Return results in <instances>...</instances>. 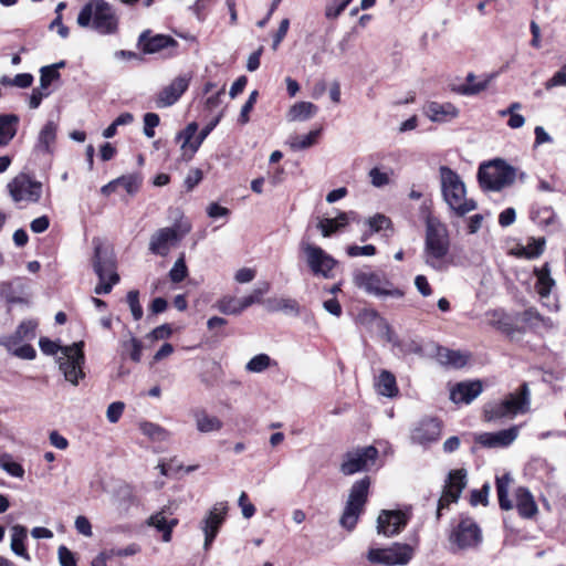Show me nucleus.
Returning a JSON list of instances; mask_svg holds the SVG:
<instances>
[{"instance_id":"1","label":"nucleus","mask_w":566,"mask_h":566,"mask_svg":"<svg viewBox=\"0 0 566 566\" xmlns=\"http://www.w3.org/2000/svg\"><path fill=\"white\" fill-rule=\"evenodd\" d=\"M439 175L443 200L457 216L462 217L476 209V202L467 198L465 185L454 170L441 166Z\"/></svg>"},{"instance_id":"2","label":"nucleus","mask_w":566,"mask_h":566,"mask_svg":"<svg viewBox=\"0 0 566 566\" xmlns=\"http://www.w3.org/2000/svg\"><path fill=\"white\" fill-rule=\"evenodd\" d=\"M449 232L444 223L438 218L428 216L426 220L424 261L436 269L441 270L444 258L449 252Z\"/></svg>"},{"instance_id":"3","label":"nucleus","mask_w":566,"mask_h":566,"mask_svg":"<svg viewBox=\"0 0 566 566\" xmlns=\"http://www.w3.org/2000/svg\"><path fill=\"white\" fill-rule=\"evenodd\" d=\"M531 392L526 382L518 390L509 394L501 400L490 401L484 405L483 415L485 421H496L504 418L513 419L518 413L530 411Z\"/></svg>"},{"instance_id":"4","label":"nucleus","mask_w":566,"mask_h":566,"mask_svg":"<svg viewBox=\"0 0 566 566\" xmlns=\"http://www.w3.org/2000/svg\"><path fill=\"white\" fill-rule=\"evenodd\" d=\"M81 28L91 27L99 34H114L118 30V18L113 7L104 0H91L77 15Z\"/></svg>"},{"instance_id":"5","label":"nucleus","mask_w":566,"mask_h":566,"mask_svg":"<svg viewBox=\"0 0 566 566\" xmlns=\"http://www.w3.org/2000/svg\"><path fill=\"white\" fill-rule=\"evenodd\" d=\"M512 478L509 473L496 479V491L499 504L502 510L509 511L516 507L518 514L523 518H533L538 513V507L531 491L524 486H520L514 492V504L509 499V488Z\"/></svg>"},{"instance_id":"6","label":"nucleus","mask_w":566,"mask_h":566,"mask_svg":"<svg viewBox=\"0 0 566 566\" xmlns=\"http://www.w3.org/2000/svg\"><path fill=\"white\" fill-rule=\"evenodd\" d=\"M353 283L366 294L376 297H396L403 296V292L396 287L385 273L367 270H356L353 273Z\"/></svg>"},{"instance_id":"7","label":"nucleus","mask_w":566,"mask_h":566,"mask_svg":"<svg viewBox=\"0 0 566 566\" xmlns=\"http://www.w3.org/2000/svg\"><path fill=\"white\" fill-rule=\"evenodd\" d=\"M300 251L305 264L314 276L327 280L335 276L334 272L338 262L324 249L310 241L302 240Z\"/></svg>"},{"instance_id":"8","label":"nucleus","mask_w":566,"mask_h":566,"mask_svg":"<svg viewBox=\"0 0 566 566\" xmlns=\"http://www.w3.org/2000/svg\"><path fill=\"white\" fill-rule=\"evenodd\" d=\"M515 177V169L501 159L481 165L478 172L481 187L494 191H499L513 184Z\"/></svg>"},{"instance_id":"9","label":"nucleus","mask_w":566,"mask_h":566,"mask_svg":"<svg viewBox=\"0 0 566 566\" xmlns=\"http://www.w3.org/2000/svg\"><path fill=\"white\" fill-rule=\"evenodd\" d=\"M449 544L452 553L465 551L479 546L482 542V531L471 517H461L451 525Z\"/></svg>"},{"instance_id":"10","label":"nucleus","mask_w":566,"mask_h":566,"mask_svg":"<svg viewBox=\"0 0 566 566\" xmlns=\"http://www.w3.org/2000/svg\"><path fill=\"white\" fill-rule=\"evenodd\" d=\"M83 347V342L64 346L61 349V355L57 357L60 371L63 374L65 380L73 386H77L80 380L85 377L83 370L85 364Z\"/></svg>"},{"instance_id":"11","label":"nucleus","mask_w":566,"mask_h":566,"mask_svg":"<svg viewBox=\"0 0 566 566\" xmlns=\"http://www.w3.org/2000/svg\"><path fill=\"white\" fill-rule=\"evenodd\" d=\"M369 485V478H363L352 485L346 506L339 520L340 525L348 531L354 530L357 524L367 501Z\"/></svg>"},{"instance_id":"12","label":"nucleus","mask_w":566,"mask_h":566,"mask_svg":"<svg viewBox=\"0 0 566 566\" xmlns=\"http://www.w3.org/2000/svg\"><path fill=\"white\" fill-rule=\"evenodd\" d=\"M7 190L14 203H36L42 197L43 185L29 174L20 172L7 184Z\"/></svg>"},{"instance_id":"13","label":"nucleus","mask_w":566,"mask_h":566,"mask_svg":"<svg viewBox=\"0 0 566 566\" xmlns=\"http://www.w3.org/2000/svg\"><path fill=\"white\" fill-rule=\"evenodd\" d=\"M412 557L413 548L402 543H395L387 548H370L367 554L370 563L385 566L407 565Z\"/></svg>"},{"instance_id":"14","label":"nucleus","mask_w":566,"mask_h":566,"mask_svg":"<svg viewBox=\"0 0 566 566\" xmlns=\"http://www.w3.org/2000/svg\"><path fill=\"white\" fill-rule=\"evenodd\" d=\"M377 457L378 450L373 446L347 451L343 457L340 472L344 475H353L360 471H367L375 463Z\"/></svg>"},{"instance_id":"15","label":"nucleus","mask_w":566,"mask_h":566,"mask_svg":"<svg viewBox=\"0 0 566 566\" xmlns=\"http://www.w3.org/2000/svg\"><path fill=\"white\" fill-rule=\"evenodd\" d=\"M228 513V505L226 502L216 503L200 522V528L205 534L203 548L209 551L212 542L217 537L219 528L224 522Z\"/></svg>"},{"instance_id":"16","label":"nucleus","mask_w":566,"mask_h":566,"mask_svg":"<svg viewBox=\"0 0 566 566\" xmlns=\"http://www.w3.org/2000/svg\"><path fill=\"white\" fill-rule=\"evenodd\" d=\"M94 271L99 281L109 280L113 283L119 281L116 272L115 260L113 253L108 251L101 242L94 241Z\"/></svg>"},{"instance_id":"17","label":"nucleus","mask_w":566,"mask_h":566,"mask_svg":"<svg viewBox=\"0 0 566 566\" xmlns=\"http://www.w3.org/2000/svg\"><path fill=\"white\" fill-rule=\"evenodd\" d=\"M137 44L145 54H154L166 50L168 56L175 55L178 48V42L174 38L165 34L151 35L150 30L140 33Z\"/></svg>"},{"instance_id":"18","label":"nucleus","mask_w":566,"mask_h":566,"mask_svg":"<svg viewBox=\"0 0 566 566\" xmlns=\"http://www.w3.org/2000/svg\"><path fill=\"white\" fill-rule=\"evenodd\" d=\"M409 516L400 510H382L377 518V533L386 537L399 534L407 525Z\"/></svg>"},{"instance_id":"19","label":"nucleus","mask_w":566,"mask_h":566,"mask_svg":"<svg viewBox=\"0 0 566 566\" xmlns=\"http://www.w3.org/2000/svg\"><path fill=\"white\" fill-rule=\"evenodd\" d=\"M190 83V77L180 75L174 78L167 86H165L156 96V106L165 108L176 104L181 95L187 91Z\"/></svg>"},{"instance_id":"20","label":"nucleus","mask_w":566,"mask_h":566,"mask_svg":"<svg viewBox=\"0 0 566 566\" xmlns=\"http://www.w3.org/2000/svg\"><path fill=\"white\" fill-rule=\"evenodd\" d=\"M179 240L180 235L176 228H161L150 237L149 251L153 254L165 256Z\"/></svg>"},{"instance_id":"21","label":"nucleus","mask_w":566,"mask_h":566,"mask_svg":"<svg viewBox=\"0 0 566 566\" xmlns=\"http://www.w3.org/2000/svg\"><path fill=\"white\" fill-rule=\"evenodd\" d=\"M520 433V427L513 426L496 432H483L475 437V442L486 448H505L512 444Z\"/></svg>"},{"instance_id":"22","label":"nucleus","mask_w":566,"mask_h":566,"mask_svg":"<svg viewBox=\"0 0 566 566\" xmlns=\"http://www.w3.org/2000/svg\"><path fill=\"white\" fill-rule=\"evenodd\" d=\"M441 434V424L437 419H422L411 431V441L420 446L436 442Z\"/></svg>"},{"instance_id":"23","label":"nucleus","mask_w":566,"mask_h":566,"mask_svg":"<svg viewBox=\"0 0 566 566\" xmlns=\"http://www.w3.org/2000/svg\"><path fill=\"white\" fill-rule=\"evenodd\" d=\"M482 392V384L479 380L462 381L450 390V399L454 403H470Z\"/></svg>"},{"instance_id":"24","label":"nucleus","mask_w":566,"mask_h":566,"mask_svg":"<svg viewBox=\"0 0 566 566\" xmlns=\"http://www.w3.org/2000/svg\"><path fill=\"white\" fill-rule=\"evenodd\" d=\"M496 74H485L480 80L473 73H469L465 83L460 84L454 91L464 96L478 95L485 91L495 78Z\"/></svg>"},{"instance_id":"25","label":"nucleus","mask_w":566,"mask_h":566,"mask_svg":"<svg viewBox=\"0 0 566 566\" xmlns=\"http://www.w3.org/2000/svg\"><path fill=\"white\" fill-rule=\"evenodd\" d=\"M424 115L431 122H448L459 115V109L451 103L429 102L424 106Z\"/></svg>"},{"instance_id":"26","label":"nucleus","mask_w":566,"mask_h":566,"mask_svg":"<svg viewBox=\"0 0 566 566\" xmlns=\"http://www.w3.org/2000/svg\"><path fill=\"white\" fill-rule=\"evenodd\" d=\"M0 297L9 304H27L28 295L25 293V284L21 279L0 284Z\"/></svg>"},{"instance_id":"27","label":"nucleus","mask_w":566,"mask_h":566,"mask_svg":"<svg viewBox=\"0 0 566 566\" xmlns=\"http://www.w3.org/2000/svg\"><path fill=\"white\" fill-rule=\"evenodd\" d=\"M191 415L196 429L201 433L217 432L223 427L222 421L218 417L209 415L205 409H195Z\"/></svg>"},{"instance_id":"28","label":"nucleus","mask_w":566,"mask_h":566,"mask_svg":"<svg viewBox=\"0 0 566 566\" xmlns=\"http://www.w3.org/2000/svg\"><path fill=\"white\" fill-rule=\"evenodd\" d=\"M355 216V212H340L335 218L322 219L317 228L324 238L331 237L333 233L345 228L349 222V217Z\"/></svg>"},{"instance_id":"29","label":"nucleus","mask_w":566,"mask_h":566,"mask_svg":"<svg viewBox=\"0 0 566 566\" xmlns=\"http://www.w3.org/2000/svg\"><path fill=\"white\" fill-rule=\"evenodd\" d=\"M57 133V124L49 120L40 130L35 149L41 153H52V146L55 143Z\"/></svg>"},{"instance_id":"30","label":"nucleus","mask_w":566,"mask_h":566,"mask_svg":"<svg viewBox=\"0 0 566 566\" xmlns=\"http://www.w3.org/2000/svg\"><path fill=\"white\" fill-rule=\"evenodd\" d=\"M265 305L270 312H282L291 316H298L301 312L298 302L290 297L269 298Z\"/></svg>"},{"instance_id":"31","label":"nucleus","mask_w":566,"mask_h":566,"mask_svg":"<svg viewBox=\"0 0 566 566\" xmlns=\"http://www.w3.org/2000/svg\"><path fill=\"white\" fill-rule=\"evenodd\" d=\"M11 551L17 555L22 557L25 560H30L31 557L24 546V542L28 537V530L22 525H13L11 527Z\"/></svg>"},{"instance_id":"32","label":"nucleus","mask_w":566,"mask_h":566,"mask_svg":"<svg viewBox=\"0 0 566 566\" xmlns=\"http://www.w3.org/2000/svg\"><path fill=\"white\" fill-rule=\"evenodd\" d=\"M147 524L161 532L163 541L167 543L171 539L172 528L178 524V521L176 518L168 521L165 511H160L149 516Z\"/></svg>"},{"instance_id":"33","label":"nucleus","mask_w":566,"mask_h":566,"mask_svg":"<svg viewBox=\"0 0 566 566\" xmlns=\"http://www.w3.org/2000/svg\"><path fill=\"white\" fill-rule=\"evenodd\" d=\"M534 274L537 277L535 289L541 297H547L555 286V280L551 276V268L545 263L542 268H535Z\"/></svg>"},{"instance_id":"34","label":"nucleus","mask_w":566,"mask_h":566,"mask_svg":"<svg viewBox=\"0 0 566 566\" xmlns=\"http://www.w3.org/2000/svg\"><path fill=\"white\" fill-rule=\"evenodd\" d=\"M19 117L14 114L0 115V146H7L15 136Z\"/></svg>"},{"instance_id":"35","label":"nucleus","mask_w":566,"mask_h":566,"mask_svg":"<svg viewBox=\"0 0 566 566\" xmlns=\"http://www.w3.org/2000/svg\"><path fill=\"white\" fill-rule=\"evenodd\" d=\"M321 130L322 129L318 128V129L311 130L306 135H297V134L290 135L286 140V145H289L293 151L307 149L317 143V139L321 135Z\"/></svg>"},{"instance_id":"36","label":"nucleus","mask_w":566,"mask_h":566,"mask_svg":"<svg viewBox=\"0 0 566 566\" xmlns=\"http://www.w3.org/2000/svg\"><path fill=\"white\" fill-rule=\"evenodd\" d=\"M317 113V106L311 102H298L292 105L287 112L290 122H304Z\"/></svg>"},{"instance_id":"37","label":"nucleus","mask_w":566,"mask_h":566,"mask_svg":"<svg viewBox=\"0 0 566 566\" xmlns=\"http://www.w3.org/2000/svg\"><path fill=\"white\" fill-rule=\"evenodd\" d=\"M377 392L385 397H395L398 394V387L395 376L388 370H382L376 381Z\"/></svg>"},{"instance_id":"38","label":"nucleus","mask_w":566,"mask_h":566,"mask_svg":"<svg viewBox=\"0 0 566 566\" xmlns=\"http://www.w3.org/2000/svg\"><path fill=\"white\" fill-rule=\"evenodd\" d=\"M545 243L544 238H531L526 245L516 249L515 254L528 260L536 259L544 252Z\"/></svg>"},{"instance_id":"39","label":"nucleus","mask_w":566,"mask_h":566,"mask_svg":"<svg viewBox=\"0 0 566 566\" xmlns=\"http://www.w3.org/2000/svg\"><path fill=\"white\" fill-rule=\"evenodd\" d=\"M38 324L34 321H23L15 332L11 335L2 337L0 340H15L17 345L22 344L24 339H33L35 337V328Z\"/></svg>"},{"instance_id":"40","label":"nucleus","mask_w":566,"mask_h":566,"mask_svg":"<svg viewBox=\"0 0 566 566\" xmlns=\"http://www.w3.org/2000/svg\"><path fill=\"white\" fill-rule=\"evenodd\" d=\"M438 358L440 363L443 365H448L454 368H461L467 365L469 360V355L461 353L459 350L442 348L438 352Z\"/></svg>"},{"instance_id":"41","label":"nucleus","mask_w":566,"mask_h":566,"mask_svg":"<svg viewBox=\"0 0 566 566\" xmlns=\"http://www.w3.org/2000/svg\"><path fill=\"white\" fill-rule=\"evenodd\" d=\"M15 340H0V345L3 346L12 355L21 358L32 360L36 356L35 349L29 344L17 345Z\"/></svg>"},{"instance_id":"42","label":"nucleus","mask_w":566,"mask_h":566,"mask_svg":"<svg viewBox=\"0 0 566 566\" xmlns=\"http://www.w3.org/2000/svg\"><path fill=\"white\" fill-rule=\"evenodd\" d=\"M467 474L464 470H454L449 473L448 482L444 490L449 491L457 499L460 497L462 490L467 485Z\"/></svg>"},{"instance_id":"43","label":"nucleus","mask_w":566,"mask_h":566,"mask_svg":"<svg viewBox=\"0 0 566 566\" xmlns=\"http://www.w3.org/2000/svg\"><path fill=\"white\" fill-rule=\"evenodd\" d=\"M139 430L153 441H166L170 433L157 423L144 421L139 423Z\"/></svg>"},{"instance_id":"44","label":"nucleus","mask_w":566,"mask_h":566,"mask_svg":"<svg viewBox=\"0 0 566 566\" xmlns=\"http://www.w3.org/2000/svg\"><path fill=\"white\" fill-rule=\"evenodd\" d=\"M197 130H198V125L197 123L192 122V123H189L186 128L184 130H181L177 138L179 140H181V149L184 150V153L186 154L187 151H189V158L192 157V146H193V140L196 139V134H197Z\"/></svg>"},{"instance_id":"45","label":"nucleus","mask_w":566,"mask_h":566,"mask_svg":"<svg viewBox=\"0 0 566 566\" xmlns=\"http://www.w3.org/2000/svg\"><path fill=\"white\" fill-rule=\"evenodd\" d=\"M275 363L268 354H259L252 357L245 365V370L249 373H262Z\"/></svg>"},{"instance_id":"46","label":"nucleus","mask_w":566,"mask_h":566,"mask_svg":"<svg viewBox=\"0 0 566 566\" xmlns=\"http://www.w3.org/2000/svg\"><path fill=\"white\" fill-rule=\"evenodd\" d=\"M214 307L226 315H239L242 313L240 300L233 296H223L216 303Z\"/></svg>"},{"instance_id":"47","label":"nucleus","mask_w":566,"mask_h":566,"mask_svg":"<svg viewBox=\"0 0 566 566\" xmlns=\"http://www.w3.org/2000/svg\"><path fill=\"white\" fill-rule=\"evenodd\" d=\"M0 468L14 478L22 479L24 475V469L22 465L15 462L8 453L0 455Z\"/></svg>"},{"instance_id":"48","label":"nucleus","mask_w":566,"mask_h":566,"mask_svg":"<svg viewBox=\"0 0 566 566\" xmlns=\"http://www.w3.org/2000/svg\"><path fill=\"white\" fill-rule=\"evenodd\" d=\"M270 291V284L264 282L259 287L254 289L253 292L240 300V307L243 312L255 303H261L262 296Z\"/></svg>"},{"instance_id":"49","label":"nucleus","mask_w":566,"mask_h":566,"mask_svg":"<svg viewBox=\"0 0 566 566\" xmlns=\"http://www.w3.org/2000/svg\"><path fill=\"white\" fill-rule=\"evenodd\" d=\"M117 187L123 188L128 195L137 193L142 185V178L137 175L122 176L116 179Z\"/></svg>"},{"instance_id":"50","label":"nucleus","mask_w":566,"mask_h":566,"mask_svg":"<svg viewBox=\"0 0 566 566\" xmlns=\"http://www.w3.org/2000/svg\"><path fill=\"white\" fill-rule=\"evenodd\" d=\"M350 2L352 0H332L331 2H328L324 11L326 19H337Z\"/></svg>"},{"instance_id":"51","label":"nucleus","mask_w":566,"mask_h":566,"mask_svg":"<svg viewBox=\"0 0 566 566\" xmlns=\"http://www.w3.org/2000/svg\"><path fill=\"white\" fill-rule=\"evenodd\" d=\"M366 223L370 228V233L379 232L382 229L392 227L391 220L382 213H377L367 219Z\"/></svg>"},{"instance_id":"52","label":"nucleus","mask_w":566,"mask_h":566,"mask_svg":"<svg viewBox=\"0 0 566 566\" xmlns=\"http://www.w3.org/2000/svg\"><path fill=\"white\" fill-rule=\"evenodd\" d=\"M127 303L130 308L132 315L135 321H139L143 317V307L139 303V292L132 290L127 293Z\"/></svg>"},{"instance_id":"53","label":"nucleus","mask_w":566,"mask_h":566,"mask_svg":"<svg viewBox=\"0 0 566 566\" xmlns=\"http://www.w3.org/2000/svg\"><path fill=\"white\" fill-rule=\"evenodd\" d=\"M368 177L370 184L376 188L385 187L390 182L389 174L381 171L378 167L371 168L368 172Z\"/></svg>"},{"instance_id":"54","label":"nucleus","mask_w":566,"mask_h":566,"mask_svg":"<svg viewBox=\"0 0 566 566\" xmlns=\"http://www.w3.org/2000/svg\"><path fill=\"white\" fill-rule=\"evenodd\" d=\"M40 72V86L43 90H48L50 84L60 76L59 72L56 71V65L43 66Z\"/></svg>"},{"instance_id":"55","label":"nucleus","mask_w":566,"mask_h":566,"mask_svg":"<svg viewBox=\"0 0 566 566\" xmlns=\"http://www.w3.org/2000/svg\"><path fill=\"white\" fill-rule=\"evenodd\" d=\"M188 270L184 258H179L171 270L169 271V277L174 283H179L186 279Z\"/></svg>"},{"instance_id":"56","label":"nucleus","mask_w":566,"mask_h":566,"mask_svg":"<svg viewBox=\"0 0 566 566\" xmlns=\"http://www.w3.org/2000/svg\"><path fill=\"white\" fill-rule=\"evenodd\" d=\"M546 90H552L558 86H566V64L563 65L549 80L544 84Z\"/></svg>"},{"instance_id":"57","label":"nucleus","mask_w":566,"mask_h":566,"mask_svg":"<svg viewBox=\"0 0 566 566\" xmlns=\"http://www.w3.org/2000/svg\"><path fill=\"white\" fill-rule=\"evenodd\" d=\"M159 116L156 113H146L144 115V134L148 138L155 136L154 128L159 125Z\"/></svg>"},{"instance_id":"58","label":"nucleus","mask_w":566,"mask_h":566,"mask_svg":"<svg viewBox=\"0 0 566 566\" xmlns=\"http://www.w3.org/2000/svg\"><path fill=\"white\" fill-rule=\"evenodd\" d=\"M347 254L352 258L355 256H371L376 254V248L373 244H367L364 247L359 245H349L347 248Z\"/></svg>"},{"instance_id":"59","label":"nucleus","mask_w":566,"mask_h":566,"mask_svg":"<svg viewBox=\"0 0 566 566\" xmlns=\"http://www.w3.org/2000/svg\"><path fill=\"white\" fill-rule=\"evenodd\" d=\"M125 405L122 401L112 402L106 410L107 420L111 423H116L123 415Z\"/></svg>"},{"instance_id":"60","label":"nucleus","mask_w":566,"mask_h":566,"mask_svg":"<svg viewBox=\"0 0 566 566\" xmlns=\"http://www.w3.org/2000/svg\"><path fill=\"white\" fill-rule=\"evenodd\" d=\"M489 491H490L489 484L483 485V488L480 490L472 491L470 503L473 506H476L479 504L486 505Z\"/></svg>"},{"instance_id":"61","label":"nucleus","mask_w":566,"mask_h":566,"mask_svg":"<svg viewBox=\"0 0 566 566\" xmlns=\"http://www.w3.org/2000/svg\"><path fill=\"white\" fill-rule=\"evenodd\" d=\"M57 556L61 566H77L74 554L67 547L60 546Z\"/></svg>"},{"instance_id":"62","label":"nucleus","mask_w":566,"mask_h":566,"mask_svg":"<svg viewBox=\"0 0 566 566\" xmlns=\"http://www.w3.org/2000/svg\"><path fill=\"white\" fill-rule=\"evenodd\" d=\"M39 346L45 355L61 354V349L64 347L45 337L40 338Z\"/></svg>"},{"instance_id":"63","label":"nucleus","mask_w":566,"mask_h":566,"mask_svg":"<svg viewBox=\"0 0 566 566\" xmlns=\"http://www.w3.org/2000/svg\"><path fill=\"white\" fill-rule=\"evenodd\" d=\"M238 503L241 507L243 517L251 518L254 515L255 507L252 503L248 502V495L245 492L240 494Z\"/></svg>"},{"instance_id":"64","label":"nucleus","mask_w":566,"mask_h":566,"mask_svg":"<svg viewBox=\"0 0 566 566\" xmlns=\"http://www.w3.org/2000/svg\"><path fill=\"white\" fill-rule=\"evenodd\" d=\"M74 524H75L76 531L80 534H82V535H84L86 537L92 536V534H93L92 525H91V523H90L87 517L80 515V516H77L75 518V523Z\"/></svg>"}]
</instances>
